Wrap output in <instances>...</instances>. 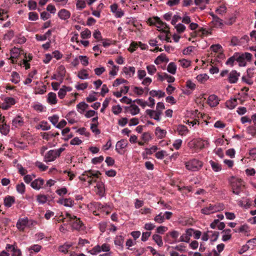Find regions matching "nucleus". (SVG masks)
Segmentation results:
<instances>
[{"label":"nucleus","instance_id":"obj_1","mask_svg":"<svg viewBox=\"0 0 256 256\" xmlns=\"http://www.w3.org/2000/svg\"><path fill=\"white\" fill-rule=\"evenodd\" d=\"M101 173L98 170H89L85 171L79 176V179L84 182H86L88 186L96 183L94 186L95 191L97 194L100 196H104L105 188L104 182L98 180Z\"/></svg>","mask_w":256,"mask_h":256},{"label":"nucleus","instance_id":"obj_2","mask_svg":"<svg viewBox=\"0 0 256 256\" xmlns=\"http://www.w3.org/2000/svg\"><path fill=\"white\" fill-rule=\"evenodd\" d=\"M54 220L58 222H70L72 224V228L77 230H80L82 226V223L80 220V218L68 212L66 213V217H64L62 214H61L58 217L56 216Z\"/></svg>","mask_w":256,"mask_h":256},{"label":"nucleus","instance_id":"obj_3","mask_svg":"<svg viewBox=\"0 0 256 256\" xmlns=\"http://www.w3.org/2000/svg\"><path fill=\"white\" fill-rule=\"evenodd\" d=\"M209 145L210 142L208 140L201 138H193L188 144V148L194 152H198L204 148L208 147Z\"/></svg>","mask_w":256,"mask_h":256},{"label":"nucleus","instance_id":"obj_4","mask_svg":"<svg viewBox=\"0 0 256 256\" xmlns=\"http://www.w3.org/2000/svg\"><path fill=\"white\" fill-rule=\"evenodd\" d=\"M185 168L188 171L196 172L199 171L204 166V162L197 158H193L185 162Z\"/></svg>","mask_w":256,"mask_h":256},{"label":"nucleus","instance_id":"obj_5","mask_svg":"<svg viewBox=\"0 0 256 256\" xmlns=\"http://www.w3.org/2000/svg\"><path fill=\"white\" fill-rule=\"evenodd\" d=\"M225 208L224 205L222 203H216L215 204H210L203 208L200 212L205 215H210L216 212L223 210Z\"/></svg>","mask_w":256,"mask_h":256},{"label":"nucleus","instance_id":"obj_6","mask_svg":"<svg viewBox=\"0 0 256 256\" xmlns=\"http://www.w3.org/2000/svg\"><path fill=\"white\" fill-rule=\"evenodd\" d=\"M230 182L232 192L236 194H239L245 188V182L241 178L232 176Z\"/></svg>","mask_w":256,"mask_h":256},{"label":"nucleus","instance_id":"obj_7","mask_svg":"<svg viewBox=\"0 0 256 256\" xmlns=\"http://www.w3.org/2000/svg\"><path fill=\"white\" fill-rule=\"evenodd\" d=\"M186 116L188 117L190 116L192 120H188L186 123L192 126L196 125H198L200 124L199 118H202V114L199 112L198 110L188 111Z\"/></svg>","mask_w":256,"mask_h":256},{"label":"nucleus","instance_id":"obj_8","mask_svg":"<svg viewBox=\"0 0 256 256\" xmlns=\"http://www.w3.org/2000/svg\"><path fill=\"white\" fill-rule=\"evenodd\" d=\"M36 224V222L33 220H29L28 218H20L16 224V226L20 231H24L26 228H30Z\"/></svg>","mask_w":256,"mask_h":256},{"label":"nucleus","instance_id":"obj_9","mask_svg":"<svg viewBox=\"0 0 256 256\" xmlns=\"http://www.w3.org/2000/svg\"><path fill=\"white\" fill-rule=\"evenodd\" d=\"M148 21L150 24L155 25L159 31L166 32L168 31V27L166 23L162 22L160 19L156 16L150 18Z\"/></svg>","mask_w":256,"mask_h":256},{"label":"nucleus","instance_id":"obj_10","mask_svg":"<svg viewBox=\"0 0 256 256\" xmlns=\"http://www.w3.org/2000/svg\"><path fill=\"white\" fill-rule=\"evenodd\" d=\"M236 62L240 66H246V61H250L252 58V54L249 52H244L242 54H236Z\"/></svg>","mask_w":256,"mask_h":256},{"label":"nucleus","instance_id":"obj_11","mask_svg":"<svg viewBox=\"0 0 256 256\" xmlns=\"http://www.w3.org/2000/svg\"><path fill=\"white\" fill-rule=\"evenodd\" d=\"M110 250V244L107 243L103 244L102 246L97 244L88 251L92 255H96L98 254L103 252H108Z\"/></svg>","mask_w":256,"mask_h":256},{"label":"nucleus","instance_id":"obj_12","mask_svg":"<svg viewBox=\"0 0 256 256\" xmlns=\"http://www.w3.org/2000/svg\"><path fill=\"white\" fill-rule=\"evenodd\" d=\"M24 54L23 51L17 48H14L10 50V59L12 64H16L17 62V60L20 54Z\"/></svg>","mask_w":256,"mask_h":256},{"label":"nucleus","instance_id":"obj_13","mask_svg":"<svg viewBox=\"0 0 256 256\" xmlns=\"http://www.w3.org/2000/svg\"><path fill=\"white\" fill-rule=\"evenodd\" d=\"M220 100L216 94H210L207 100L208 104L211 108L216 107L220 103Z\"/></svg>","mask_w":256,"mask_h":256},{"label":"nucleus","instance_id":"obj_14","mask_svg":"<svg viewBox=\"0 0 256 256\" xmlns=\"http://www.w3.org/2000/svg\"><path fill=\"white\" fill-rule=\"evenodd\" d=\"M57 203L62 205L66 207H68V208H72V207L74 204V200L70 198H60L57 200Z\"/></svg>","mask_w":256,"mask_h":256},{"label":"nucleus","instance_id":"obj_15","mask_svg":"<svg viewBox=\"0 0 256 256\" xmlns=\"http://www.w3.org/2000/svg\"><path fill=\"white\" fill-rule=\"evenodd\" d=\"M44 184V179L38 178L34 180L30 183V186L34 190H38L43 188Z\"/></svg>","mask_w":256,"mask_h":256},{"label":"nucleus","instance_id":"obj_16","mask_svg":"<svg viewBox=\"0 0 256 256\" xmlns=\"http://www.w3.org/2000/svg\"><path fill=\"white\" fill-rule=\"evenodd\" d=\"M122 73L124 74L127 78H132L136 73V68L132 66H124L122 69Z\"/></svg>","mask_w":256,"mask_h":256},{"label":"nucleus","instance_id":"obj_17","mask_svg":"<svg viewBox=\"0 0 256 256\" xmlns=\"http://www.w3.org/2000/svg\"><path fill=\"white\" fill-rule=\"evenodd\" d=\"M92 204L98 209L100 212L108 214L111 210L110 208L107 205H103L99 202H94Z\"/></svg>","mask_w":256,"mask_h":256},{"label":"nucleus","instance_id":"obj_18","mask_svg":"<svg viewBox=\"0 0 256 256\" xmlns=\"http://www.w3.org/2000/svg\"><path fill=\"white\" fill-rule=\"evenodd\" d=\"M240 76V72L236 70H232L228 74V80L230 84H235L238 82Z\"/></svg>","mask_w":256,"mask_h":256},{"label":"nucleus","instance_id":"obj_19","mask_svg":"<svg viewBox=\"0 0 256 256\" xmlns=\"http://www.w3.org/2000/svg\"><path fill=\"white\" fill-rule=\"evenodd\" d=\"M128 144V142L126 140L122 139L118 141L116 145V150L119 154H123V150L127 146Z\"/></svg>","mask_w":256,"mask_h":256},{"label":"nucleus","instance_id":"obj_20","mask_svg":"<svg viewBox=\"0 0 256 256\" xmlns=\"http://www.w3.org/2000/svg\"><path fill=\"white\" fill-rule=\"evenodd\" d=\"M198 52V50L196 46H188L184 48L182 51V54L186 56H193L196 54Z\"/></svg>","mask_w":256,"mask_h":256},{"label":"nucleus","instance_id":"obj_21","mask_svg":"<svg viewBox=\"0 0 256 256\" xmlns=\"http://www.w3.org/2000/svg\"><path fill=\"white\" fill-rule=\"evenodd\" d=\"M6 248L8 250L12 252V256H22L21 250L18 248L16 244H7Z\"/></svg>","mask_w":256,"mask_h":256},{"label":"nucleus","instance_id":"obj_22","mask_svg":"<svg viewBox=\"0 0 256 256\" xmlns=\"http://www.w3.org/2000/svg\"><path fill=\"white\" fill-rule=\"evenodd\" d=\"M57 158L58 156L54 150H52L47 152L44 156V161L46 162H52L54 161Z\"/></svg>","mask_w":256,"mask_h":256},{"label":"nucleus","instance_id":"obj_23","mask_svg":"<svg viewBox=\"0 0 256 256\" xmlns=\"http://www.w3.org/2000/svg\"><path fill=\"white\" fill-rule=\"evenodd\" d=\"M32 55L30 54H24V58L22 60V62L20 64L21 66L24 67L26 70L30 68V62L32 59Z\"/></svg>","mask_w":256,"mask_h":256},{"label":"nucleus","instance_id":"obj_24","mask_svg":"<svg viewBox=\"0 0 256 256\" xmlns=\"http://www.w3.org/2000/svg\"><path fill=\"white\" fill-rule=\"evenodd\" d=\"M131 88L134 94H136L137 96H142L145 92H148L149 90L148 88L147 87L142 88V87L137 86H132Z\"/></svg>","mask_w":256,"mask_h":256},{"label":"nucleus","instance_id":"obj_25","mask_svg":"<svg viewBox=\"0 0 256 256\" xmlns=\"http://www.w3.org/2000/svg\"><path fill=\"white\" fill-rule=\"evenodd\" d=\"M238 205L242 208L248 209L252 206V201L249 198H242V200H238Z\"/></svg>","mask_w":256,"mask_h":256},{"label":"nucleus","instance_id":"obj_26","mask_svg":"<svg viewBox=\"0 0 256 256\" xmlns=\"http://www.w3.org/2000/svg\"><path fill=\"white\" fill-rule=\"evenodd\" d=\"M72 89V88L70 86H62L58 92V98L60 99H63L65 97L67 92H71Z\"/></svg>","mask_w":256,"mask_h":256},{"label":"nucleus","instance_id":"obj_27","mask_svg":"<svg viewBox=\"0 0 256 256\" xmlns=\"http://www.w3.org/2000/svg\"><path fill=\"white\" fill-rule=\"evenodd\" d=\"M70 12L64 8L61 9L58 14V18L64 20H68L70 18Z\"/></svg>","mask_w":256,"mask_h":256},{"label":"nucleus","instance_id":"obj_28","mask_svg":"<svg viewBox=\"0 0 256 256\" xmlns=\"http://www.w3.org/2000/svg\"><path fill=\"white\" fill-rule=\"evenodd\" d=\"M146 113L150 118H154L158 122L160 120V116L162 115L160 112L156 110H146Z\"/></svg>","mask_w":256,"mask_h":256},{"label":"nucleus","instance_id":"obj_29","mask_svg":"<svg viewBox=\"0 0 256 256\" xmlns=\"http://www.w3.org/2000/svg\"><path fill=\"white\" fill-rule=\"evenodd\" d=\"M126 110L132 116H135L140 112V109L136 104H131L129 106L126 108Z\"/></svg>","mask_w":256,"mask_h":256},{"label":"nucleus","instance_id":"obj_30","mask_svg":"<svg viewBox=\"0 0 256 256\" xmlns=\"http://www.w3.org/2000/svg\"><path fill=\"white\" fill-rule=\"evenodd\" d=\"M24 124V118L20 116H16L12 121V126L15 128H20Z\"/></svg>","mask_w":256,"mask_h":256},{"label":"nucleus","instance_id":"obj_31","mask_svg":"<svg viewBox=\"0 0 256 256\" xmlns=\"http://www.w3.org/2000/svg\"><path fill=\"white\" fill-rule=\"evenodd\" d=\"M238 104V100L236 98H230L225 102L226 107L230 110L234 108Z\"/></svg>","mask_w":256,"mask_h":256},{"label":"nucleus","instance_id":"obj_32","mask_svg":"<svg viewBox=\"0 0 256 256\" xmlns=\"http://www.w3.org/2000/svg\"><path fill=\"white\" fill-rule=\"evenodd\" d=\"M176 132L180 136H183L189 132V130L186 126L180 124L176 128Z\"/></svg>","mask_w":256,"mask_h":256},{"label":"nucleus","instance_id":"obj_33","mask_svg":"<svg viewBox=\"0 0 256 256\" xmlns=\"http://www.w3.org/2000/svg\"><path fill=\"white\" fill-rule=\"evenodd\" d=\"M47 102L51 105L56 104L58 102L56 94L52 92H49L47 96Z\"/></svg>","mask_w":256,"mask_h":256},{"label":"nucleus","instance_id":"obj_34","mask_svg":"<svg viewBox=\"0 0 256 256\" xmlns=\"http://www.w3.org/2000/svg\"><path fill=\"white\" fill-rule=\"evenodd\" d=\"M15 202V198L12 196H8L4 198V204L6 208H10Z\"/></svg>","mask_w":256,"mask_h":256},{"label":"nucleus","instance_id":"obj_35","mask_svg":"<svg viewBox=\"0 0 256 256\" xmlns=\"http://www.w3.org/2000/svg\"><path fill=\"white\" fill-rule=\"evenodd\" d=\"M66 119L68 122L73 124L76 122V114L75 112L72 111L69 112L66 116Z\"/></svg>","mask_w":256,"mask_h":256},{"label":"nucleus","instance_id":"obj_36","mask_svg":"<svg viewBox=\"0 0 256 256\" xmlns=\"http://www.w3.org/2000/svg\"><path fill=\"white\" fill-rule=\"evenodd\" d=\"M231 230L228 228L223 230L222 234V240L224 242H227L232 238Z\"/></svg>","mask_w":256,"mask_h":256},{"label":"nucleus","instance_id":"obj_37","mask_svg":"<svg viewBox=\"0 0 256 256\" xmlns=\"http://www.w3.org/2000/svg\"><path fill=\"white\" fill-rule=\"evenodd\" d=\"M152 97H156L158 98L165 96V92L161 90H152L149 92Z\"/></svg>","mask_w":256,"mask_h":256},{"label":"nucleus","instance_id":"obj_38","mask_svg":"<svg viewBox=\"0 0 256 256\" xmlns=\"http://www.w3.org/2000/svg\"><path fill=\"white\" fill-rule=\"evenodd\" d=\"M36 128L38 130L41 129L43 130H48L50 128V126L47 122L43 120L36 125Z\"/></svg>","mask_w":256,"mask_h":256},{"label":"nucleus","instance_id":"obj_39","mask_svg":"<svg viewBox=\"0 0 256 256\" xmlns=\"http://www.w3.org/2000/svg\"><path fill=\"white\" fill-rule=\"evenodd\" d=\"M78 77L80 80H86L89 78L88 70L82 68L78 72Z\"/></svg>","mask_w":256,"mask_h":256},{"label":"nucleus","instance_id":"obj_40","mask_svg":"<svg viewBox=\"0 0 256 256\" xmlns=\"http://www.w3.org/2000/svg\"><path fill=\"white\" fill-rule=\"evenodd\" d=\"M88 108V105L85 102H80L76 105L77 110L81 114H84Z\"/></svg>","mask_w":256,"mask_h":256},{"label":"nucleus","instance_id":"obj_41","mask_svg":"<svg viewBox=\"0 0 256 256\" xmlns=\"http://www.w3.org/2000/svg\"><path fill=\"white\" fill-rule=\"evenodd\" d=\"M168 58L164 54H161L158 56L154 60V63L156 64H160L162 62H168Z\"/></svg>","mask_w":256,"mask_h":256},{"label":"nucleus","instance_id":"obj_42","mask_svg":"<svg viewBox=\"0 0 256 256\" xmlns=\"http://www.w3.org/2000/svg\"><path fill=\"white\" fill-rule=\"evenodd\" d=\"M72 246V242H66L63 245L59 247V251L64 254H66L68 252L69 249Z\"/></svg>","mask_w":256,"mask_h":256},{"label":"nucleus","instance_id":"obj_43","mask_svg":"<svg viewBox=\"0 0 256 256\" xmlns=\"http://www.w3.org/2000/svg\"><path fill=\"white\" fill-rule=\"evenodd\" d=\"M210 164L211 166L212 170L214 172H219L222 169L221 164H220L218 163V162L210 160Z\"/></svg>","mask_w":256,"mask_h":256},{"label":"nucleus","instance_id":"obj_44","mask_svg":"<svg viewBox=\"0 0 256 256\" xmlns=\"http://www.w3.org/2000/svg\"><path fill=\"white\" fill-rule=\"evenodd\" d=\"M86 4H88L86 0H76V8L78 10H82L86 8Z\"/></svg>","mask_w":256,"mask_h":256},{"label":"nucleus","instance_id":"obj_45","mask_svg":"<svg viewBox=\"0 0 256 256\" xmlns=\"http://www.w3.org/2000/svg\"><path fill=\"white\" fill-rule=\"evenodd\" d=\"M177 66L176 64L174 62H170L168 64L167 66V70L168 72L172 74H175L176 72Z\"/></svg>","mask_w":256,"mask_h":256},{"label":"nucleus","instance_id":"obj_46","mask_svg":"<svg viewBox=\"0 0 256 256\" xmlns=\"http://www.w3.org/2000/svg\"><path fill=\"white\" fill-rule=\"evenodd\" d=\"M166 131L165 130L161 129L160 127L156 128L155 134L158 138H162L165 137Z\"/></svg>","mask_w":256,"mask_h":256},{"label":"nucleus","instance_id":"obj_47","mask_svg":"<svg viewBox=\"0 0 256 256\" xmlns=\"http://www.w3.org/2000/svg\"><path fill=\"white\" fill-rule=\"evenodd\" d=\"M124 242V237L121 235L116 236L114 238V243L116 246L122 248Z\"/></svg>","mask_w":256,"mask_h":256},{"label":"nucleus","instance_id":"obj_48","mask_svg":"<svg viewBox=\"0 0 256 256\" xmlns=\"http://www.w3.org/2000/svg\"><path fill=\"white\" fill-rule=\"evenodd\" d=\"M20 80V74L16 72H12L11 74L10 81L15 84H18Z\"/></svg>","mask_w":256,"mask_h":256},{"label":"nucleus","instance_id":"obj_49","mask_svg":"<svg viewBox=\"0 0 256 256\" xmlns=\"http://www.w3.org/2000/svg\"><path fill=\"white\" fill-rule=\"evenodd\" d=\"M66 72V70L65 67L62 65L58 68L56 74L63 80L65 76Z\"/></svg>","mask_w":256,"mask_h":256},{"label":"nucleus","instance_id":"obj_50","mask_svg":"<svg viewBox=\"0 0 256 256\" xmlns=\"http://www.w3.org/2000/svg\"><path fill=\"white\" fill-rule=\"evenodd\" d=\"M209 236L211 242H216L218 238L219 232L216 231L208 230Z\"/></svg>","mask_w":256,"mask_h":256},{"label":"nucleus","instance_id":"obj_51","mask_svg":"<svg viewBox=\"0 0 256 256\" xmlns=\"http://www.w3.org/2000/svg\"><path fill=\"white\" fill-rule=\"evenodd\" d=\"M209 78V76L206 74H200L196 76V80L200 84H204Z\"/></svg>","mask_w":256,"mask_h":256},{"label":"nucleus","instance_id":"obj_52","mask_svg":"<svg viewBox=\"0 0 256 256\" xmlns=\"http://www.w3.org/2000/svg\"><path fill=\"white\" fill-rule=\"evenodd\" d=\"M48 200V197L46 195L44 194H39L36 196V200L40 204H44Z\"/></svg>","mask_w":256,"mask_h":256},{"label":"nucleus","instance_id":"obj_53","mask_svg":"<svg viewBox=\"0 0 256 256\" xmlns=\"http://www.w3.org/2000/svg\"><path fill=\"white\" fill-rule=\"evenodd\" d=\"M0 130L2 134L6 135L10 132V126L6 122L0 124Z\"/></svg>","mask_w":256,"mask_h":256},{"label":"nucleus","instance_id":"obj_54","mask_svg":"<svg viewBox=\"0 0 256 256\" xmlns=\"http://www.w3.org/2000/svg\"><path fill=\"white\" fill-rule=\"evenodd\" d=\"M180 65L183 68H188L190 66L191 61L186 59H181L178 61Z\"/></svg>","mask_w":256,"mask_h":256},{"label":"nucleus","instance_id":"obj_55","mask_svg":"<svg viewBox=\"0 0 256 256\" xmlns=\"http://www.w3.org/2000/svg\"><path fill=\"white\" fill-rule=\"evenodd\" d=\"M152 239L154 242L159 246H162L163 245V242L162 238L161 236L158 234H154L152 236Z\"/></svg>","mask_w":256,"mask_h":256},{"label":"nucleus","instance_id":"obj_56","mask_svg":"<svg viewBox=\"0 0 256 256\" xmlns=\"http://www.w3.org/2000/svg\"><path fill=\"white\" fill-rule=\"evenodd\" d=\"M32 108L34 110L39 112H44L45 109V107L38 102L34 104L32 106Z\"/></svg>","mask_w":256,"mask_h":256},{"label":"nucleus","instance_id":"obj_57","mask_svg":"<svg viewBox=\"0 0 256 256\" xmlns=\"http://www.w3.org/2000/svg\"><path fill=\"white\" fill-rule=\"evenodd\" d=\"M96 92H92L89 94L88 96L86 98V100L88 102H92L97 100L98 97Z\"/></svg>","mask_w":256,"mask_h":256},{"label":"nucleus","instance_id":"obj_58","mask_svg":"<svg viewBox=\"0 0 256 256\" xmlns=\"http://www.w3.org/2000/svg\"><path fill=\"white\" fill-rule=\"evenodd\" d=\"M212 16L213 18V22L214 23V24L216 26H222L223 25L222 23V20L220 18L217 16H215L214 14H212Z\"/></svg>","mask_w":256,"mask_h":256},{"label":"nucleus","instance_id":"obj_59","mask_svg":"<svg viewBox=\"0 0 256 256\" xmlns=\"http://www.w3.org/2000/svg\"><path fill=\"white\" fill-rule=\"evenodd\" d=\"M42 248V246L38 244H34L28 248V250L30 253H32V252H39Z\"/></svg>","mask_w":256,"mask_h":256},{"label":"nucleus","instance_id":"obj_60","mask_svg":"<svg viewBox=\"0 0 256 256\" xmlns=\"http://www.w3.org/2000/svg\"><path fill=\"white\" fill-rule=\"evenodd\" d=\"M112 112L115 115H118L122 112V108L120 104L114 105L112 108Z\"/></svg>","mask_w":256,"mask_h":256},{"label":"nucleus","instance_id":"obj_61","mask_svg":"<svg viewBox=\"0 0 256 256\" xmlns=\"http://www.w3.org/2000/svg\"><path fill=\"white\" fill-rule=\"evenodd\" d=\"M224 244H220L216 246V250H213L214 256H219L220 254L224 250Z\"/></svg>","mask_w":256,"mask_h":256},{"label":"nucleus","instance_id":"obj_62","mask_svg":"<svg viewBox=\"0 0 256 256\" xmlns=\"http://www.w3.org/2000/svg\"><path fill=\"white\" fill-rule=\"evenodd\" d=\"M35 178L36 175L34 174H26L24 177V180L27 184H30Z\"/></svg>","mask_w":256,"mask_h":256},{"label":"nucleus","instance_id":"obj_63","mask_svg":"<svg viewBox=\"0 0 256 256\" xmlns=\"http://www.w3.org/2000/svg\"><path fill=\"white\" fill-rule=\"evenodd\" d=\"M91 32L88 28H86L84 30L80 32V36L83 39L88 38L91 36Z\"/></svg>","mask_w":256,"mask_h":256},{"label":"nucleus","instance_id":"obj_64","mask_svg":"<svg viewBox=\"0 0 256 256\" xmlns=\"http://www.w3.org/2000/svg\"><path fill=\"white\" fill-rule=\"evenodd\" d=\"M68 189L66 187H62L56 190V194L60 196H63L68 193Z\"/></svg>","mask_w":256,"mask_h":256}]
</instances>
